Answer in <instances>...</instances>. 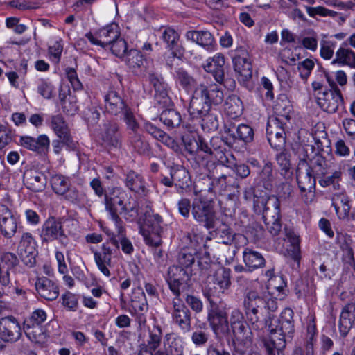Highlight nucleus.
Returning a JSON list of instances; mask_svg holds the SVG:
<instances>
[{
  "label": "nucleus",
  "instance_id": "37998d69",
  "mask_svg": "<svg viewBox=\"0 0 355 355\" xmlns=\"http://www.w3.org/2000/svg\"><path fill=\"white\" fill-rule=\"evenodd\" d=\"M159 120L168 129H173L180 125L182 116L178 111L173 109H166L162 112Z\"/></svg>",
  "mask_w": 355,
  "mask_h": 355
},
{
  "label": "nucleus",
  "instance_id": "a18cd8bd",
  "mask_svg": "<svg viewBox=\"0 0 355 355\" xmlns=\"http://www.w3.org/2000/svg\"><path fill=\"white\" fill-rule=\"evenodd\" d=\"M275 180L273 175L272 164L271 162H267L264 164L261 171L258 173L257 180L261 183L266 189H271L272 182Z\"/></svg>",
  "mask_w": 355,
  "mask_h": 355
},
{
  "label": "nucleus",
  "instance_id": "473e14b6",
  "mask_svg": "<svg viewBox=\"0 0 355 355\" xmlns=\"http://www.w3.org/2000/svg\"><path fill=\"white\" fill-rule=\"evenodd\" d=\"M307 163L308 171L317 177L324 176L328 173V165L326 158L320 153H315L311 158L304 159Z\"/></svg>",
  "mask_w": 355,
  "mask_h": 355
},
{
  "label": "nucleus",
  "instance_id": "c9c22d12",
  "mask_svg": "<svg viewBox=\"0 0 355 355\" xmlns=\"http://www.w3.org/2000/svg\"><path fill=\"white\" fill-rule=\"evenodd\" d=\"M128 144L133 150L141 155H148L151 148L144 137L138 132L129 133L128 139Z\"/></svg>",
  "mask_w": 355,
  "mask_h": 355
},
{
  "label": "nucleus",
  "instance_id": "603ef678",
  "mask_svg": "<svg viewBox=\"0 0 355 355\" xmlns=\"http://www.w3.org/2000/svg\"><path fill=\"white\" fill-rule=\"evenodd\" d=\"M162 338V331L161 327L154 326L152 329L149 330V336L145 349L149 351V352L157 350L161 345Z\"/></svg>",
  "mask_w": 355,
  "mask_h": 355
},
{
  "label": "nucleus",
  "instance_id": "aec40b11",
  "mask_svg": "<svg viewBox=\"0 0 355 355\" xmlns=\"http://www.w3.org/2000/svg\"><path fill=\"white\" fill-rule=\"evenodd\" d=\"M119 130V124L115 121H108L104 125L101 139L107 146L114 148L121 147L122 135Z\"/></svg>",
  "mask_w": 355,
  "mask_h": 355
},
{
  "label": "nucleus",
  "instance_id": "9d476101",
  "mask_svg": "<svg viewBox=\"0 0 355 355\" xmlns=\"http://www.w3.org/2000/svg\"><path fill=\"white\" fill-rule=\"evenodd\" d=\"M329 82L330 90L319 92L321 96L317 97L318 104L325 112L335 113L339 106L343 105V98L340 90L334 82Z\"/></svg>",
  "mask_w": 355,
  "mask_h": 355
},
{
  "label": "nucleus",
  "instance_id": "09e8293b",
  "mask_svg": "<svg viewBox=\"0 0 355 355\" xmlns=\"http://www.w3.org/2000/svg\"><path fill=\"white\" fill-rule=\"evenodd\" d=\"M230 329V332H232L237 340V343H252V339L251 337L252 332L250 331V329L245 321L238 324V326L236 325Z\"/></svg>",
  "mask_w": 355,
  "mask_h": 355
},
{
  "label": "nucleus",
  "instance_id": "6e6d98bb",
  "mask_svg": "<svg viewBox=\"0 0 355 355\" xmlns=\"http://www.w3.org/2000/svg\"><path fill=\"white\" fill-rule=\"evenodd\" d=\"M18 251L19 252H24L30 253V252L37 251L36 241L30 232H23L18 245Z\"/></svg>",
  "mask_w": 355,
  "mask_h": 355
},
{
  "label": "nucleus",
  "instance_id": "a878e982",
  "mask_svg": "<svg viewBox=\"0 0 355 355\" xmlns=\"http://www.w3.org/2000/svg\"><path fill=\"white\" fill-rule=\"evenodd\" d=\"M355 320V304L348 303L342 309L338 324L341 336L345 337L352 329Z\"/></svg>",
  "mask_w": 355,
  "mask_h": 355
},
{
  "label": "nucleus",
  "instance_id": "4d7b16f0",
  "mask_svg": "<svg viewBox=\"0 0 355 355\" xmlns=\"http://www.w3.org/2000/svg\"><path fill=\"white\" fill-rule=\"evenodd\" d=\"M69 180L62 175H55L51 178L53 190L60 195H64L69 189Z\"/></svg>",
  "mask_w": 355,
  "mask_h": 355
},
{
  "label": "nucleus",
  "instance_id": "b1692460",
  "mask_svg": "<svg viewBox=\"0 0 355 355\" xmlns=\"http://www.w3.org/2000/svg\"><path fill=\"white\" fill-rule=\"evenodd\" d=\"M35 285L37 293L46 300H55L59 295L58 286L47 277L37 278Z\"/></svg>",
  "mask_w": 355,
  "mask_h": 355
},
{
  "label": "nucleus",
  "instance_id": "69168bd1",
  "mask_svg": "<svg viewBox=\"0 0 355 355\" xmlns=\"http://www.w3.org/2000/svg\"><path fill=\"white\" fill-rule=\"evenodd\" d=\"M195 252H189L188 249L182 250L178 256V266L190 270V267L195 262Z\"/></svg>",
  "mask_w": 355,
  "mask_h": 355
},
{
  "label": "nucleus",
  "instance_id": "4468645a",
  "mask_svg": "<svg viewBox=\"0 0 355 355\" xmlns=\"http://www.w3.org/2000/svg\"><path fill=\"white\" fill-rule=\"evenodd\" d=\"M21 336V327L13 316L2 318L0 320V338L4 342L14 343Z\"/></svg>",
  "mask_w": 355,
  "mask_h": 355
},
{
  "label": "nucleus",
  "instance_id": "6e6552de",
  "mask_svg": "<svg viewBox=\"0 0 355 355\" xmlns=\"http://www.w3.org/2000/svg\"><path fill=\"white\" fill-rule=\"evenodd\" d=\"M167 279L169 288L175 296H180L189 287L191 270L180 266H172L168 268Z\"/></svg>",
  "mask_w": 355,
  "mask_h": 355
},
{
  "label": "nucleus",
  "instance_id": "9b49d317",
  "mask_svg": "<svg viewBox=\"0 0 355 355\" xmlns=\"http://www.w3.org/2000/svg\"><path fill=\"white\" fill-rule=\"evenodd\" d=\"M171 304L172 308L169 312L171 314L173 322L184 331H190L191 312L180 299V296H175Z\"/></svg>",
  "mask_w": 355,
  "mask_h": 355
},
{
  "label": "nucleus",
  "instance_id": "de8ad7c7",
  "mask_svg": "<svg viewBox=\"0 0 355 355\" xmlns=\"http://www.w3.org/2000/svg\"><path fill=\"white\" fill-rule=\"evenodd\" d=\"M338 62L355 68V53L350 49L340 47L336 53V59L332 63Z\"/></svg>",
  "mask_w": 355,
  "mask_h": 355
},
{
  "label": "nucleus",
  "instance_id": "e433bc0d",
  "mask_svg": "<svg viewBox=\"0 0 355 355\" xmlns=\"http://www.w3.org/2000/svg\"><path fill=\"white\" fill-rule=\"evenodd\" d=\"M170 175L173 180L175 186L180 192L188 187L190 182V178L187 171L180 166H175L170 168Z\"/></svg>",
  "mask_w": 355,
  "mask_h": 355
},
{
  "label": "nucleus",
  "instance_id": "393cba45",
  "mask_svg": "<svg viewBox=\"0 0 355 355\" xmlns=\"http://www.w3.org/2000/svg\"><path fill=\"white\" fill-rule=\"evenodd\" d=\"M349 198L343 193L334 194L331 198V205L334 207L336 215L340 220H349L350 218Z\"/></svg>",
  "mask_w": 355,
  "mask_h": 355
},
{
  "label": "nucleus",
  "instance_id": "f3484780",
  "mask_svg": "<svg viewBox=\"0 0 355 355\" xmlns=\"http://www.w3.org/2000/svg\"><path fill=\"white\" fill-rule=\"evenodd\" d=\"M19 144L40 155H46L50 146V140L47 135H40L37 138L31 136H21Z\"/></svg>",
  "mask_w": 355,
  "mask_h": 355
},
{
  "label": "nucleus",
  "instance_id": "49530a36",
  "mask_svg": "<svg viewBox=\"0 0 355 355\" xmlns=\"http://www.w3.org/2000/svg\"><path fill=\"white\" fill-rule=\"evenodd\" d=\"M117 230V235L115 236H112L110 239L111 243L116 246L117 248H119V244L121 246L122 251L127 254H130L134 250L133 245L131 241L125 236L124 228L122 226L121 231L119 230V228H116Z\"/></svg>",
  "mask_w": 355,
  "mask_h": 355
},
{
  "label": "nucleus",
  "instance_id": "2eb2a0df",
  "mask_svg": "<svg viewBox=\"0 0 355 355\" xmlns=\"http://www.w3.org/2000/svg\"><path fill=\"white\" fill-rule=\"evenodd\" d=\"M18 222L9 208L0 204V233L6 239L12 238L17 230Z\"/></svg>",
  "mask_w": 355,
  "mask_h": 355
},
{
  "label": "nucleus",
  "instance_id": "7c9ffc66",
  "mask_svg": "<svg viewBox=\"0 0 355 355\" xmlns=\"http://www.w3.org/2000/svg\"><path fill=\"white\" fill-rule=\"evenodd\" d=\"M125 183L129 189L141 196H146L149 192L144 178L133 171L126 174Z\"/></svg>",
  "mask_w": 355,
  "mask_h": 355
},
{
  "label": "nucleus",
  "instance_id": "6ab92c4d",
  "mask_svg": "<svg viewBox=\"0 0 355 355\" xmlns=\"http://www.w3.org/2000/svg\"><path fill=\"white\" fill-rule=\"evenodd\" d=\"M224 132L234 141L239 139L245 144L252 142L254 139L253 129L250 125L243 123L237 126L232 122L225 123Z\"/></svg>",
  "mask_w": 355,
  "mask_h": 355
},
{
  "label": "nucleus",
  "instance_id": "680f3d73",
  "mask_svg": "<svg viewBox=\"0 0 355 355\" xmlns=\"http://www.w3.org/2000/svg\"><path fill=\"white\" fill-rule=\"evenodd\" d=\"M108 48L110 49L114 55L121 59L129 51L126 41L123 38L120 37V35L112 42Z\"/></svg>",
  "mask_w": 355,
  "mask_h": 355
},
{
  "label": "nucleus",
  "instance_id": "7ed1b4c3",
  "mask_svg": "<svg viewBox=\"0 0 355 355\" xmlns=\"http://www.w3.org/2000/svg\"><path fill=\"white\" fill-rule=\"evenodd\" d=\"M64 223H74L70 220H62L54 216L49 217L42 225L40 230V237L42 243H51L58 241L61 245L67 246L69 243V236L71 231L64 229Z\"/></svg>",
  "mask_w": 355,
  "mask_h": 355
},
{
  "label": "nucleus",
  "instance_id": "bb28decb",
  "mask_svg": "<svg viewBox=\"0 0 355 355\" xmlns=\"http://www.w3.org/2000/svg\"><path fill=\"white\" fill-rule=\"evenodd\" d=\"M24 182L28 189L34 192H39L44 189L46 184V177L41 172L30 169L24 174Z\"/></svg>",
  "mask_w": 355,
  "mask_h": 355
},
{
  "label": "nucleus",
  "instance_id": "c85d7f7f",
  "mask_svg": "<svg viewBox=\"0 0 355 355\" xmlns=\"http://www.w3.org/2000/svg\"><path fill=\"white\" fill-rule=\"evenodd\" d=\"M243 261L248 272H252L266 266V259L259 252L250 248H245L243 251Z\"/></svg>",
  "mask_w": 355,
  "mask_h": 355
},
{
  "label": "nucleus",
  "instance_id": "cd10ccee",
  "mask_svg": "<svg viewBox=\"0 0 355 355\" xmlns=\"http://www.w3.org/2000/svg\"><path fill=\"white\" fill-rule=\"evenodd\" d=\"M144 129L153 138L161 141L168 148L175 151H178L179 150V145L175 139L152 123L145 122L144 124Z\"/></svg>",
  "mask_w": 355,
  "mask_h": 355
},
{
  "label": "nucleus",
  "instance_id": "0e129e2a",
  "mask_svg": "<svg viewBox=\"0 0 355 355\" xmlns=\"http://www.w3.org/2000/svg\"><path fill=\"white\" fill-rule=\"evenodd\" d=\"M198 119H202V128L208 132L216 131L218 128L219 123L217 116L210 112L199 116Z\"/></svg>",
  "mask_w": 355,
  "mask_h": 355
},
{
  "label": "nucleus",
  "instance_id": "f704fd0d",
  "mask_svg": "<svg viewBox=\"0 0 355 355\" xmlns=\"http://www.w3.org/2000/svg\"><path fill=\"white\" fill-rule=\"evenodd\" d=\"M316 177L307 168L306 172H303L298 168L296 171V178L301 192H313L315 188Z\"/></svg>",
  "mask_w": 355,
  "mask_h": 355
},
{
  "label": "nucleus",
  "instance_id": "79ce46f5",
  "mask_svg": "<svg viewBox=\"0 0 355 355\" xmlns=\"http://www.w3.org/2000/svg\"><path fill=\"white\" fill-rule=\"evenodd\" d=\"M121 59L134 72L139 69L145 62L141 52L135 49H130Z\"/></svg>",
  "mask_w": 355,
  "mask_h": 355
},
{
  "label": "nucleus",
  "instance_id": "864d4df0",
  "mask_svg": "<svg viewBox=\"0 0 355 355\" xmlns=\"http://www.w3.org/2000/svg\"><path fill=\"white\" fill-rule=\"evenodd\" d=\"M121 214L130 216L132 219L141 216L143 213L140 211L137 202L130 196L128 195L127 200L123 201V206L121 207Z\"/></svg>",
  "mask_w": 355,
  "mask_h": 355
},
{
  "label": "nucleus",
  "instance_id": "5fc2aeb1",
  "mask_svg": "<svg viewBox=\"0 0 355 355\" xmlns=\"http://www.w3.org/2000/svg\"><path fill=\"white\" fill-rule=\"evenodd\" d=\"M175 78L176 82L186 90L191 89L196 83L195 79L183 68L175 69Z\"/></svg>",
  "mask_w": 355,
  "mask_h": 355
},
{
  "label": "nucleus",
  "instance_id": "c03bdc74",
  "mask_svg": "<svg viewBox=\"0 0 355 355\" xmlns=\"http://www.w3.org/2000/svg\"><path fill=\"white\" fill-rule=\"evenodd\" d=\"M196 145V153L197 157L202 159H211V147L210 143L205 141L204 139L199 137L198 141H195ZM187 148L189 151L190 153H193L195 152V149L191 146V144H188Z\"/></svg>",
  "mask_w": 355,
  "mask_h": 355
},
{
  "label": "nucleus",
  "instance_id": "2f4dec72",
  "mask_svg": "<svg viewBox=\"0 0 355 355\" xmlns=\"http://www.w3.org/2000/svg\"><path fill=\"white\" fill-rule=\"evenodd\" d=\"M204 98L211 105H218L224 100L223 92L220 86L211 84L208 86L200 85L196 87Z\"/></svg>",
  "mask_w": 355,
  "mask_h": 355
},
{
  "label": "nucleus",
  "instance_id": "3c124183",
  "mask_svg": "<svg viewBox=\"0 0 355 355\" xmlns=\"http://www.w3.org/2000/svg\"><path fill=\"white\" fill-rule=\"evenodd\" d=\"M64 194V198L67 200L79 207H85L88 204L87 195L75 187L69 189Z\"/></svg>",
  "mask_w": 355,
  "mask_h": 355
},
{
  "label": "nucleus",
  "instance_id": "58836bf2",
  "mask_svg": "<svg viewBox=\"0 0 355 355\" xmlns=\"http://www.w3.org/2000/svg\"><path fill=\"white\" fill-rule=\"evenodd\" d=\"M270 200H273V206L275 210V215L272 216L271 220L266 218V216L263 217L265 218V223L270 233L272 236H277L279 234L282 230V224L280 222V203L279 199L276 197H274Z\"/></svg>",
  "mask_w": 355,
  "mask_h": 355
},
{
  "label": "nucleus",
  "instance_id": "a211bd4d",
  "mask_svg": "<svg viewBox=\"0 0 355 355\" xmlns=\"http://www.w3.org/2000/svg\"><path fill=\"white\" fill-rule=\"evenodd\" d=\"M104 102L106 112L114 116H119L129 107L121 95L114 89L107 92Z\"/></svg>",
  "mask_w": 355,
  "mask_h": 355
},
{
  "label": "nucleus",
  "instance_id": "8fccbe9b",
  "mask_svg": "<svg viewBox=\"0 0 355 355\" xmlns=\"http://www.w3.org/2000/svg\"><path fill=\"white\" fill-rule=\"evenodd\" d=\"M290 119L288 115L277 116H271L268 119L267 127H266V135H272L275 132L285 133L284 121H288Z\"/></svg>",
  "mask_w": 355,
  "mask_h": 355
},
{
  "label": "nucleus",
  "instance_id": "13d9d810",
  "mask_svg": "<svg viewBox=\"0 0 355 355\" xmlns=\"http://www.w3.org/2000/svg\"><path fill=\"white\" fill-rule=\"evenodd\" d=\"M288 241L291 244L287 249L288 255L295 261L299 262L300 259V238L293 233L287 234Z\"/></svg>",
  "mask_w": 355,
  "mask_h": 355
},
{
  "label": "nucleus",
  "instance_id": "0eeeda50",
  "mask_svg": "<svg viewBox=\"0 0 355 355\" xmlns=\"http://www.w3.org/2000/svg\"><path fill=\"white\" fill-rule=\"evenodd\" d=\"M191 215L193 219L207 230L215 226L216 213L210 201L196 198L192 202Z\"/></svg>",
  "mask_w": 355,
  "mask_h": 355
},
{
  "label": "nucleus",
  "instance_id": "5701e85b",
  "mask_svg": "<svg viewBox=\"0 0 355 355\" xmlns=\"http://www.w3.org/2000/svg\"><path fill=\"white\" fill-rule=\"evenodd\" d=\"M149 80L154 87L155 91V98L157 103L164 105L169 104L171 101L168 96V87L164 82V78L157 74L150 73Z\"/></svg>",
  "mask_w": 355,
  "mask_h": 355
},
{
  "label": "nucleus",
  "instance_id": "1a4fd4ad",
  "mask_svg": "<svg viewBox=\"0 0 355 355\" xmlns=\"http://www.w3.org/2000/svg\"><path fill=\"white\" fill-rule=\"evenodd\" d=\"M209 324L218 338L229 337L230 329L229 327L228 317L226 311L214 305L211 306L207 315Z\"/></svg>",
  "mask_w": 355,
  "mask_h": 355
},
{
  "label": "nucleus",
  "instance_id": "20e7f679",
  "mask_svg": "<svg viewBox=\"0 0 355 355\" xmlns=\"http://www.w3.org/2000/svg\"><path fill=\"white\" fill-rule=\"evenodd\" d=\"M139 219L143 220L140 227V233L144 236L146 243L150 246L160 245L162 243V217L157 214H153L150 209H148L144 214V217L141 216Z\"/></svg>",
  "mask_w": 355,
  "mask_h": 355
},
{
  "label": "nucleus",
  "instance_id": "ea45409f",
  "mask_svg": "<svg viewBox=\"0 0 355 355\" xmlns=\"http://www.w3.org/2000/svg\"><path fill=\"white\" fill-rule=\"evenodd\" d=\"M239 193L237 190L236 193H229L219 200L220 210L226 216L231 217L234 214L238 206Z\"/></svg>",
  "mask_w": 355,
  "mask_h": 355
},
{
  "label": "nucleus",
  "instance_id": "39448f33",
  "mask_svg": "<svg viewBox=\"0 0 355 355\" xmlns=\"http://www.w3.org/2000/svg\"><path fill=\"white\" fill-rule=\"evenodd\" d=\"M128 198V194L118 188H113L105 194V209L109 212L116 228H119L120 231L122 230V220L119 214H121V207L123 206V201L127 200Z\"/></svg>",
  "mask_w": 355,
  "mask_h": 355
},
{
  "label": "nucleus",
  "instance_id": "f257e3e1",
  "mask_svg": "<svg viewBox=\"0 0 355 355\" xmlns=\"http://www.w3.org/2000/svg\"><path fill=\"white\" fill-rule=\"evenodd\" d=\"M293 311L290 308H285L281 313L279 319V328H270L268 331L271 334L269 340H264L263 344L268 355H283V350L286 347L287 339H291L294 334Z\"/></svg>",
  "mask_w": 355,
  "mask_h": 355
},
{
  "label": "nucleus",
  "instance_id": "f8f14e48",
  "mask_svg": "<svg viewBox=\"0 0 355 355\" xmlns=\"http://www.w3.org/2000/svg\"><path fill=\"white\" fill-rule=\"evenodd\" d=\"M119 36V32L116 24H110L101 28L94 34L89 32L85 35L92 44L101 46L103 48L108 47Z\"/></svg>",
  "mask_w": 355,
  "mask_h": 355
},
{
  "label": "nucleus",
  "instance_id": "e2e57ef3",
  "mask_svg": "<svg viewBox=\"0 0 355 355\" xmlns=\"http://www.w3.org/2000/svg\"><path fill=\"white\" fill-rule=\"evenodd\" d=\"M55 87L47 79H40L37 82V92L45 99H51L54 96Z\"/></svg>",
  "mask_w": 355,
  "mask_h": 355
},
{
  "label": "nucleus",
  "instance_id": "412c9836",
  "mask_svg": "<svg viewBox=\"0 0 355 355\" xmlns=\"http://www.w3.org/2000/svg\"><path fill=\"white\" fill-rule=\"evenodd\" d=\"M211 105L197 88L195 89L189 106V112L193 119L205 115L211 110Z\"/></svg>",
  "mask_w": 355,
  "mask_h": 355
},
{
  "label": "nucleus",
  "instance_id": "338daca9",
  "mask_svg": "<svg viewBox=\"0 0 355 355\" xmlns=\"http://www.w3.org/2000/svg\"><path fill=\"white\" fill-rule=\"evenodd\" d=\"M252 343H237L234 346L233 355H259V353L252 345Z\"/></svg>",
  "mask_w": 355,
  "mask_h": 355
},
{
  "label": "nucleus",
  "instance_id": "a19ab883",
  "mask_svg": "<svg viewBox=\"0 0 355 355\" xmlns=\"http://www.w3.org/2000/svg\"><path fill=\"white\" fill-rule=\"evenodd\" d=\"M243 106L241 100L236 95L229 96L225 102V111L231 118L235 119L243 113Z\"/></svg>",
  "mask_w": 355,
  "mask_h": 355
},
{
  "label": "nucleus",
  "instance_id": "052dcab7",
  "mask_svg": "<svg viewBox=\"0 0 355 355\" xmlns=\"http://www.w3.org/2000/svg\"><path fill=\"white\" fill-rule=\"evenodd\" d=\"M25 334L28 338L34 343L42 344L46 339V334L43 332L41 327L33 326L31 327L28 326Z\"/></svg>",
  "mask_w": 355,
  "mask_h": 355
},
{
  "label": "nucleus",
  "instance_id": "4c0bfd02",
  "mask_svg": "<svg viewBox=\"0 0 355 355\" xmlns=\"http://www.w3.org/2000/svg\"><path fill=\"white\" fill-rule=\"evenodd\" d=\"M231 273L230 268L220 267L212 275L214 284L218 286L223 293L228 290L232 284Z\"/></svg>",
  "mask_w": 355,
  "mask_h": 355
},
{
  "label": "nucleus",
  "instance_id": "dca6fc26",
  "mask_svg": "<svg viewBox=\"0 0 355 355\" xmlns=\"http://www.w3.org/2000/svg\"><path fill=\"white\" fill-rule=\"evenodd\" d=\"M51 128L59 139H64L69 150L76 148L77 143L72 139L67 124L62 116L58 114L51 116Z\"/></svg>",
  "mask_w": 355,
  "mask_h": 355
},
{
  "label": "nucleus",
  "instance_id": "4be33fe9",
  "mask_svg": "<svg viewBox=\"0 0 355 355\" xmlns=\"http://www.w3.org/2000/svg\"><path fill=\"white\" fill-rule=\"evenodd\" d=\"M112 249L106 244H103L101 252H95L94 258L98 270L105 276H111L110 268L113 267L112 261Z\"/></svg>",
  "mask_w": 355,
  "mask_h": 355
},
{
  "label": "nucleus",
  "instance_id": "bf43d9fd",
  "mask_svg": "<svg viewBox=\"0 0 355 355\" xmlns=\"http://www.w3.org/2000/svg\"><path fill=\"white\" fill-rule=\"evenodd\" d=\"M0 266L4 272L10 273V270L15 268L19 263L17 255L12 252H4L0 258Z\"/></svg>",
  "mask_w": 355,
  "mask_h": 355
},
{
  "label": "nucleus",
  "instance_id": "72a5a7b5",
  "mask_svg": "<svg viewBox=\"0 0 355 355\" xmlns=\"http://www.w3.org/2000/svg\"><path fill=\"white\" fill-rule=\"evenodd\" d=\"M162 38L172 50L173 56L181 59L184 55V49L178 46V33L174 29L167 28L162 33Z\"/></svg>",
  "mask_w": 355,
  "mask_h": 355
},
{
  "label": "nucleus",
  "instance_id": "774afa93",
  "mask_svg": "<svg viewBox=\"0 0 355 355\" xmlns=\"http://www.w3.org/2000/svg\"><path fill=\"white\" fill-rule=\"evenodd\" d=\"M152 355H183V347L178 345L176 341H173L168 347L157 349L152 352Z\"/></svg>",
  "mask_w": 355,
  "mask_h": 355
},
{
  "label": "nucleus",
  "instance_id": "c756f323",
  "mask_svg": "<svg viewBox=\"0 0 355 355\" xmlns=\"http://www.w3.org/2000/svg\"><path fill=\"white\" fill-rule=\"evenodd\" d=\"M186 38L202 46L208 51H211L215 44V40L211 33L207 31H189L186 33Z\"/></svg>",
  "mask_w": 355,
  "mask_h": 355
},
{
  "label": "nucleus",
  "instance_id": "ddd939ff",
  "mask_svg": "<svg viewBox=\"0 0 355 355\" xmlns=\"http://www.w3.org/2000/svg\"><path fill=\"white\" fill-rule=\"evenodd\" d=\"M233 64L234 71L241 76L242 80H247L252 77V64L248 52L245 47L239 46L236 49L235 55L233 57Z\"/></svg>",
  "mask_w": 355,
  "mask_h": 355
},
{
  "label": "nucleus",
  "instance_id": "f03ea898",
  "mask_svg": "<svg viewBox=\"0 0 355 355\" xmlns=\"http://www.w3.org/2000/svg\"><path fill=\"white\" fill-rule=\"evenodd\" d=\"M266 299L258 291H247L243 294V308L252 329L261 331L268 326L264 315Z\"/></svg>",
  "mask_w": 355,
  "mask_h": 355
},
{
  "label": "nucleus",
  "instance_id": "423d86ee",
  "mask_svg": "<svg viewBox=\"0 0 355 355\" xmlns=\"http://www.w3.org/2000/svg\"><path fill=\"white\" fill-rule=\"evenodd\" d=\"M221 166H214L212 171L209 170L207 178L204 180L207 182L205 186H202V181H198L196 183V187H200L199 191H207L215 195V189H218L220 192L225 191L231 187V176L221 173ZM205 184V182H203Z\"/></svg>",
  "mask_w": 355,
  "mask_h": 355
}]
</instances>
